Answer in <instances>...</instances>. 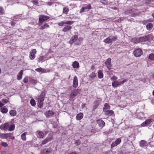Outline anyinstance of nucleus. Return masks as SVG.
<instances>
[{"label":"nucleus","instance_id":"1","mask_svg":"<svg viewBox=\"0 0 154 154\" xmlns=\"http://www.w3.org/2000/svg\"><path fill=\"white\" fill-rule=\"evenodd\" d=\"M45 93L44 91L42 92L38 98V107L41 108L43 106V101L44 100V97Z\"/></svg>","mask_w":154,"mask_h":154},{"label":"nucleus","instance_id":"2","mask_svg":"<svg viewBox=\"0 0 154 154\" xmlns=\"http://www.w3.org/2000/svg\"><path fill=\"white\" fill-rule=\"evenodd\" d=\"M49 18V17L47 16L40 15L39 17L38 25H41L44 21L48 19Z\"/></svg>","mask_w":154,"mask_h":154},{"label":"nucleus","instance_id":"3","mask_svg":"<svg viewBox=\"0 0 154 154\" xmlns=\"http://www.w3.org/2000/svg\"><path fill=\"white\" fill-rule=\"evenodd\" d=\"M80 91V90L78 89H74L72 91L70 95V98H74L79 94Z\"/></svg>","mask_w":154,"mask_h":154},{"label":"nucleus","instance_id":"4","mask_svg":"<svg viewBox=\"0 0 154 154\" xmlns=\"http://www.w3.org/2000/svg\"><path fill=\"white\" fill-rule=\"evenodd\" d=\"M121 142V140L120 138L117 139L114 142H113L111 145V148L114 147L119 144Z\"/></svg>","mask_w":154,"mask_h":154},{"label":"nucleus","instance_id":"5","mask_svg":"<svg viewBox=\"0 0 154 154\" xmlns=\"http://www.w3.org/2000/svg\"><path fill=\"white\" fill-rule=\"evenodd\" d=\"M134 54L135 57H139L142 55L143 51L140 49H137L134 51Z\"/></svg>","mask_w":154,"mask_h":154},{"label":"nucleus","instance_id":"6","mask_svg":"<svg viewBox=\"0 0 154 154\" xmlns=\"http://www.w3.org/2000/svg\"><path fill=\"white\" fill-rule=\"evenodd\" d=\"M153 120L152 119H146L144 122H143L141 125V126L142 127H144L150 124L151 122H153Z\"/></svg>","mask_w":154,"mask_h":154},{"label":"nucleus","instance_id":"7","mask_svg":"<svg viewBox=\"0 0 154 154\" xmlns=\"http://www.w3.org/2000/svg\"><path fill=\"white\" fill-rule=\"evenodd\" d=\"M105 63L106 65V66L108 70H110L111 69L112 66L111 59L110 58H108L106 60V61Z\"/></svg>","mask_w":154,"mask_h":154},{"label":"nucleus","instance_id":"8","mask_svg":"<svg viewBox=\"0 0 154 154\" xmlns=\"http://www.w3.org/2000/svg\"><path fill=\"white\" fill-rule=\"evenodd\" d=\"M36 53V51L35 49L32 50L29 55V57L31 60H33L35 58Z\"/></svg>","mask_w":154,"mask_h":154},{"label":"nucleus","instance_id":"9","mask_svg":"<svg viewBox=\"0 0 154 154\" xmlns=\"http://www.w3.org/2000/svg\"><path fill=\"white\" fill-rule=\"evenodd\" d=\"M96 122L99 127L101 128H102L105 125V122L102 120L98 119Z\"/></svg>","mask_w":154,"mask_h":154},{"label":"nucleus","instance_id":"10","mask_svg":"<svg viewBox=\"0 0 154 154\" xmlns=\"http://www.w3.org/2000/svg\"><path fill=\"white\" fill-rule=\"evenodd\" d=\"M37 134V137L38 138H43L45 137V134L42 131H38L36 132Z\"/></svg>","mask_w":154,"mask_h":154},{"label":"nucleus","instance_id":"11","mask_svg":"<svg viewBox=\"0 0 154 154\" xmlns=\"http://www.w3.org/2000/svg\"><path fill=\"white\" fill-rule=\"evenodd\" d=\"M53 139L52 137H47L45 139L42 141V145H44L49 141H51Z\"/></svg>","mask_w":154,"mask_h":154},{"label":"nucleus","instance_id":"12","mask_svg":"<svg viewBox=\"0 0 154 154\" xmlns=\"http://www.w3.org/2000/svg\"><path fill=\"white\" fill-rule=\"evenodd\" d=\"M78 86V79L76 76H75L73 79V86L75 88H76Z\"/></svg>","mask_w":154,"mask_h":154},{"label":"nucleus","instance_id":"13","mask_svg":"<svg viewBox=\"0 0 154 154\" xmlns=\"http://www.w3.org/2000/svg\"><path fill=\"white\" fill-rule=\"evenodd\" d=\"M140 42H144L148 41L149 39V38L148 35H146L145 36H143L140 37Z\"/></svg>","mask_w":154,"mask_h":154},{"label":"nucleus","instance_id":"14","mask_svg":"<svg viewBox=\"0 0 154 154\" xmlns=\"http://www.w3.org/2000/svg\"><path fill=\"white\" fill-rule=\"evenodd\" d=\"M54 114V112L52 110H49L45 113V115L47 117H49L52 116Z\"/></svg>","mask_w":154,"mask_h":154},{"label":"nucleus","instance_id":"15","mask_svg":"<svg viewBox=\"0 0 154 154\" xmlns=\"http://www.w3.org/2000/svg\"><path fill=\"white\" fill-rule=\"evenodd\" d=\"M78 39V36L77 35H75L72 36L71 39L70 40L69 43L70 44H72L74 42H75Z\"/></svg>","mask_w":154,"mask_h":154},{"label":"nucleus","instance_id":"16","mask_svg":"<svg viewBox=\"0 0 154 154\" xmlns=\"http://www.w3.org/2000/svg\"><path fill=\"white\" fill-rule=\"evenodd\" d=\"M72 28V26L70 25H66L65 26L62 31L66 32L67 31L70 30Z\"/></svg>","mask_w":154,"mask_h":154},{"label":"nucleus","instance_id":"17","mask_svg":"<svg viewBox=\"0 0 154 154\" xmlns=\"http://www.w3.org/2000/svg\"><path fill=\"white\" fill-rule=\"evenodd\" d=\"M120 82L115 81L113 82L112 83V85L114 87H117L118 86L121 85Z\"/></svg>","mask_w":154,"mask_h":154},{"label":"nucleus","instance_id":"18","mask_svg":"<svg viewBox=\"0 0 154 154\" xmlns=\"http://www.w3.org/2000/svg\"><path fill=\"white\" fill-rule=\"evenodd\" d=\"M12 134L11 133L5 134H2L1 135V137L3 138H7L11 136Z\"/></svg>","mask_w":154,"mask_h":154},{"label":"nucleus","instance_id":"19","mask_svg":"<svg viewBox=\"0 0 154 154\" xmlns=\"http://www.w3.org/2000/svg\"><path fill=\"white\" fill-rule=\"evenodd\" d=\"M147 145V142L144 140H141L140 142V146L142 147L146 146Z\"/></svg>","mask_w":154,"mask_h":154},{"label":"nucleus","instance_id":"20","mask_svg":"<svg viewBox=\"0 0 154 154\" xmlns=\"http://www.w3.org/2000/svg\"><path fill=\"white\" fill-rule=\"evenodd\" d=\"M83 114L82 113H80L77 114L76 116V119L77 120H79L81 119L83 117Z\"/></svg>","mask_w":154,"mask_h":154},{"label":"nucleus","instance_id":"21","mask_svg":"<svg viewBox=\"0 0 154 154\" xmlns=\"http://www.w3.org/2000/svg\"><path fill=\"white\" fill-rule=\"evenodd\" d=\"M103 42L107 44L112 43V40L111 38H110L109 37H108L105 39Z\"/></svg>","mask_w":154,"mask_h":154},{"label":"nucleus","instance_id":"22","mask_svg":"<svg viewBox=\"0 0 154 154\" xmlns=\"http://www.w3.org/2000/svg\"><path fill=\"white\" fill-rule=\"evenodd\" d=\"M110 109V106L107 103H105V104H104V107L103 108V111L105 112L106 111L108 110V109Z\"/></svg>","mask_w":154,"mask_h":154},{"label":"nucleus","instance_id":"23","mask_svg":"<svg viewBox=\"0 0 154 154\" xmlns=\"http://www.w3.org/2000/svg\"><path fill=\"white\" fill-rule=\"evenodd\" d=\"M51 150L48 148L44 149L42 152L43 154H49V153L51 152Z\"/></svg>","mask_w":154,"mask_h":154},{"label":"nucleus","instance_id":"24","mask_svg":"<svg viewBox=\"0 0 154 154\" xmlns=\"http://www.w3.org/2000/svg\"><path fill=\"white\" fill-rule=\"evenodd\" d=\"M23 73V70H22L20 71L17 76V79L18 80H20L22 79Z\"/></svg>","mask_w":154,"mask_h":154},{"label":"nucleus","instance_id":"25","mask_svg":"<svg viewBox=\"0 0 154 154\" xmlns=\"http://www.w3.org/2000/svg\"><path fill=\"white\" fill-rule=\"evenodd\" d=\"M72 65L74 68H78L79 67V63L76 61L73 62Z\"/></svg>","mask_w":154,"mask_h":154},{"label":"nucleus","instance_id":"26","mask_svg":"<svg viewBox=\"0 0 154 154\" xmlns=\"http://www.w3.org/2000/svg\"><path fill=\"white\" fill-rule=\"evenodd\" d=\"M132 40V42L135 43L140 42V37L133 38Z\"/></svg>","mask_w":154,"mask_h":154},{"label":"nucleus","instance_id":"27","mask_svg":"<svg viewBox=\"0 0 154 154\" xmlns=\"http://www.w3.org/2000/svg\"><path fill=\"white\" fill-rule=\"evenodd\" d=\"M114 113L112 110H108L105 112V115L107 116L108 115H112Z\"/></svg>","mask_w":154,"mask_h":154},{"label":"nucleus","instance_id":"28","mask_svg":"<svg viewBox=\"0 0 154 154\" xmlns=\"http://www.w3.org/2000/svg\"><path fill=\"white\" fill-rule=\"evenodd\" d=\"M9 113L11 116H14L16 115L17 112L16 110H12L9 112Z\"/></svg>","mask_w":154,"mask_h":154},{"label":"nucleus","instance_id":"29","mask_svg":"<svg viewBox=\"0 0 154 154\" xmlns=\"http://www.w3.org/2000/svg\"><path fill=\"white\" fill-rule=\"evenodd\" d=\"M49 27V26L47 23L45 24L43 26H42L39 28L40 29H43Z\"/></svg>","mask_w":154,"mask_h":154},{"label":"nucleus","instance_id":"30","mask_svg":"<svg viewBox=\"0 0 154 154\" xmlns=\"http://www.w3.org/2000/svg\"><path fill=\"white\" fill-rule=\"evenodd\" d=\"M15 126L14 125L12 124L10 126L8 129V130L9 131H13L15 129Z\"/></svg>","mask_w":154,"mask_h":154},{"label":"nucleus","instance_id":"31","mask_svg":"<svg viewBox=\"0 0 154 154\" xmlns=\"http://www.w3.org/2000/svg\"><path fill=\"white\" fill-rule=\"evenodd\" d=\"M103 74L102 71L99 70L98 73V76L99 79H101L103 77Z\"/></svg>","mask_w":154,"mask_h":154},{"label":"nucleus","instance_id":"32","mask_svg":"<svg viewBox=\"0 0 154 154\" xmlns=\"http://www.w3.org/2000/svg\"><path fill=\"white\" fill-rule=\"evenodd\" d=\"M153 27V25L151 23H149L146 26V27L148 30H150Z\"/></svg>","mask_w":154,"mask_h":154},{"label":"nucleus","instance_id":"33","mask_svg":"<svg viewBox=\"0 0 154 154\" xmlns=\"http://www.w3.org/2000/svg\"><path fill=\"white\" fill-rule=\"evenodd\" d=\"M0 110L2 113H6L7 112L8 109L6 108L3 107Z\"/></svg>","mask_w":154,"mask_h":154},{"label":"nucleus","instance_id":"34","mask_svg":"<svg viewBox=\"0 0 154 154\" xmlns=\"http://www.w3.org/2000/svg\"><path fill=\"white\" fill-rule=\"evenodd\" d=\"M69 11V9L67 7H64L63 8V14H67V13Z\"/></svg>","mask_w":154,"mask_h":154},{"label":"nucleus","instance_id":"35","mask_svg":"<svg viewBox=\"0 0 154 154\" xmlns=\"http://www.w3.org/2000/svg\"><path fill=\"white\" fill-rule=\"evenodd\" d=\"M149 58L152 60H154V54L153 53L150 54L149 56Z\"/></svg>","mask_w":154,"mask_h":154},{"label":"nucleus","instance_id":"36","mask_svg":"<svg viewBox=\"0 0 154 154\" xmlns=\"http://www.w3.org/2000/svg\"><path fill=\"white\" fill-rule=\"evenodd\" d=\"M21 138L23 140H25L26 139V134L25 133H23L21 135Z\"/></svg>","mask_w":154,"mask_h":154},{"label":"nucleus","instance_id":"37","mask_svg":"<svg viewBox=\"0 0 154 154\" xmlns=\"http://www.w3.org/2000/svg\"><path fill=\"white\" fill-rule=\"evenodd\" d=\"M5 128V130L7 131L8 130L9 127V125L8 123H5L4 124Z\"/></svg>","mask_w":154,"mask_h":154},{"label":"nucleus","instance_id":"38","mask_svg":"<svg viewBox=\"0 0 154 154\" xmlns=\"http://www.w3.org/2000/svg\"><path fill=\"white\" fill-rule=\"evenodd\" d=\"M90 78L93 79L96 76V74L95 73L92 72L89 75Z\"/></svg>","mask_w":154,"mask_h":154},{"label":"nucleus","instance_id":"39","mask_svg":"<svg viewBox=\"0 0 154 154\" xmlns=\"http://www.w3.org/2000/svg\"><path fill=\"white\" fill-rule=\"evenodd\" d=\"M30 104L33 106L35 105V101L33 99H32L30 100Z\"/></svg>","mask_w":154,"mask_h":154},{"label":"nucleus","instance_id":"40","mask_svg":"<svg viewBox=\"0 0 154 154\" xmlns=\"http://www.w3.org/2000/svg\"><path fill=\"white\" fill-rule=\"evenodd\" d=\"M65 24H66L70 25L74 23V22L73 21H65Z\"/></svg>","mask_w":154,"mask_h":154},{"label":"nucleus","instance_id":"41","mask_svg":"<svg viewBox=\"0 0 154 154\" xmlns=\"http://www.w3.org/2000/svg\"><path fill=\"white\" fill-rule=\"evenodd\" d=\"M4 14V9L2 7L0 6V14Z\"/></svg>","mask_w":154,"mask_h":154},{"label":"nucleus","instance_id":"42","mask_svg":"<svg viewBox=\"0 0 154 154\" xmlns=\"http://www.w3.org/2000/svg\"><path fill=\"white\" fill-rule=\"evenodd\" d=\"M28 81V78L27 76H26L23 79V81L25 83H27Z\"/></svg>","mask_w":154,"mask_h":154},{"label":"nucleus","instance_id":"43","mask_svg":"<svg viewBox=\"0 0 154 154\" xmlns=\"http://www.w3.org/2000/svg\"><path fill=\"white\" fill-rule=\"evenodd\" d=\"M85 10V9H90L91 7V5H88L87 6L83 7Z\"/></svg>","mask_w":154,"mask_h":154},{"label":"nucleus","instance_id":"44","mask_svg":"<svg viewBox=\"0 0 154 154\" xmlns=\"http://www.w3.org/2000/svg\"><path fill=\"white\" fill-rule=\"evenodd\" d=\"M44 59V57L43 56H40L39 58L38 61L39 62H42L43 60Z\"/></svg>","mask_w":154,"mask_h":154},{"label":"nucleus","instance_id":"45","mask_svg":"<svg viewBox=\"0 0 154 154\" xmlns=\"http://www.w3.org/2000/svg\"><path fill=\"white\" fill-rule=\"evenodd\" d=\"M1 145L4 147H6L8 146V144L4 142L1 143Z\"/></svg>","mask_w":154,"mask_h":154},{"label":"nucleus","instance_id":"46","mask_svg":"<svg viewBox=\"0 0 154 154\" xmlns=\"http://www.w3.org/2000/svg\"><path fill=\"white\" fill-rule=\"evenodd\" d=\"M34 5H37L38 4V1L37 0H34L31 2Z\"/></svg>","mask_w":154,"mask_h":154},{"label":"nucleus","instance_id":"47","mask_svg":"<svg viewBox=\"0 0 154 154\" xmlns=\"http://www.w3.org/2000/svg\"><path fill=\"white\" fill-rule=\"evenodd\" d=\"M65 24V21H62L61 22H60L58 23V25L59 26H62L63 25Z\"/></svg>","mask_w":154,"mask_h":154},{"label":"nucleus","instance_id":"48","mask_svg":"<svg viewBox=\"0 0 154 154\" xmlns=\"http://www.w3.org/2000/svg\"><path fill=\"white\" fill-rule=\"evenodd\" d=\"M42 69L41 68H38L36 69L35 70L38 72H42Z\"/></svg>","mask_w":154,"mask_h":154},{"label":"nucleus","instance_id":"49","mask_svg":"<svg viewBox=\"0 0 154 154\" xmlns=\"http://www.w3.org/2000/svg\"><path fill=\"white\" fill-rule=\"evenodd\" d=\"M117 79V77L115 76H112L111 78V80H113V81H115Z\"/></svg>","mask_w":154,"mask_h":154},{"label":"nucleus","instance_id":"50","mask_svg":"<svg viewBox=\"0 0 154 154\" xmlns=\"http://www.w3.org/2000/svg\"><path fill=\"white\" fill-rule=\"evenodd\" d=\"M75 143L76 145L78 146L80 144V142L79 140H77L76 141Z\"/></svg>","mask_w":154,"mask_h":154},{"label":"nucleus","instance_id":"51","mask_svg":"<svg viewBox=\"0 0 154 154\" xmlns=\"http://www.w3.org/2000/svg\"><path fill=\"white\" fill-rule=\"evenodd\" d=\"M2 101L5 103H6L8 102V100L7 99H2Z\"/></svg>","mask_w":154,"mask_h":154},{"label":"nucleus","instance_id":"52","mask_svg":"<svg viewBox=\"0 0 154 154\" xmlns=\"http://www.w3.org/2000/svg\"><path fill=\"white\" fill-rule=\"evenodd\" d=\"M111 39L112 40V41H115L117 39V37L116 36H113Z\"/></svg>","mask_w":154,"mask_h":154},{"label":"nucleus","instance_id":"53","mask_svg":"<svg viewBox=\"0 0 154 154\" xmlns=\"http://www.w3.org/2000/svg\"><path fill=\"white\" fill-rule=\"evenodd\" d=\"M85 9H84L83 7L80 10L79 12L80 13H82L84 12Z\"/></svg>","mask_w":154,"mask_h":154},{"label":"nucleus","instance_id":"54","mask_svg":"<svg viewBox=\"0 0 154 154\" xmlns=\"http://www.w3.org/2000/svg\"><path fill=\"white\" fill-rule=\"evenodd\" d=\"M0 129H1V130L4 129L5 130V128H4V124L1 125L0 126Z\"/></svg>","mask_w":154,"mask_h":154},{"label":"nucleus","instance_id":"55","mask_svg":"<svg viewBox=\"0 0 154 154\" xmlns=\"http://www.w3.org/2000/svg\"><path fill=\"white\" fill-rule=\"evenodd\" d=\"M127 79H125L123 81L121 82H120L121 83V84H123L125 82H127Z\"/></svg>","mask_w":154,"mask_h":154},{"label":"nucleus","instance_id":"56","mask_svg":"<svg viewBox=\"0 0 154 154\" xmlns=\"http://www.w3.org/2000/svg\"><path fill=\"white\" fill-rule=\"evenodd\" d=\"M151 1L150 0H146V3L147 4H149L150 3Z\"/></svg>","mask_w":154,"mask_h":154},{"label":"nucleus","instance_id":"57","mask_svg":"<svg viewBox=\"0 0 154 154\" xmlns=\"http://www.w3.org/2000/svg\"><path fill=\"white\" fill-rule=\"evenodd\" d=\"M4 105V104L1 102L0 101V107H1L3 106Z\"/></svg>","mask_w":154,"mask_h":154},{"label":"nucleus","instance_id":"58","mask_svg":"<svg viewBox=\"0 0 154 154\" xmlns=\"http://www.w3.org/2000/svg\"><path fill=\"white\" fill-rule=\"evenodd\" d=\"M47 4L49 6H51L52 4V3L51 2H48Z\"/></svg>","mask_w":154,"mask_h":154},{"label":"nucleus","instance_id":"59","mask_svg":"<svg viewBox=\"0 0 154 154\" xmlns=\"http://www.w3.org/2000/svg\"><path fill=\"white\" fill-rule=\"evenodd\" d=\"M15 24V23L13 21H12L11 22V24L12 26H14Z\"/></svg>","mask_w":154,"mask_h":154},{"label":"nucleus","instance_id":"60","mask_svg":"<svg viewBox=\"0 0 154 154\" xmlns=\"http://www.w3.org/2000/svg\"><path fill=\"white\" fill-rule=\"evenodd\" d=\"M112 8L113 9H114V10H116L117 9V8L116 7H112Z\"/></svg>","mask_w":154,"mask_h":154},{"label":"nucleus","instance_id":"61","mask_svg":"<svg viewBox=\"0 0 154 154\" xmlns=\"http://www.w3.org/2000/svg\"><path fill=\"white\" fill-rule=\"evenodd\" d=\"M71 154H76V152H73L70 153Z\"/></svg>","mask_w":154,"mask_h":154},{"label":"nucleus","instance_id":"62","mask_svg":"<svg viewBox=\"0 0 154 154\" xmlns=\"http://www.w3.org/2000/svg\"><path fill=\"white\" fill-rule=\"evenodd\" d=\"M97 106H94L93 107V109H95L97 108Z\"/></svg>","mask_w":154,"mask_h":154},{"label":"nucleus","instance_id":"63","mask_svg":"<svg viewBox=\"0 0 154 154\" xmlns=\"http://www.w3.org/2000/svg\"><path fill=\"white\" fill-rule=\"evenodd\" d=\"M85 106V104H82V107L83 108Z\"/></svg>","mask_w":154,"mask_h":154},{"label":"nucleus","instance_id":"64","mask_svg":"<svg viewBox=\"0 0 154 154\" xmlns=\"http://www.w3.org/2000/svg\"><path fill=\"white\" fill-rule=\"evenodd\" d=\"M152 17H153L154 18V13H153L152 14Z\"/></svg>","mask_w":154,"mask_h":154}]
</instances>
